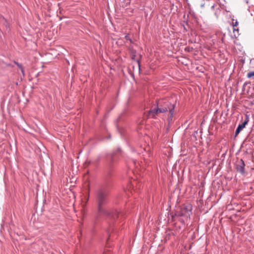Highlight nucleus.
<instances>
[{
    "label": "nucleus",
    "mask_w": 254,
    "mask_h": 254,
    "mask_svg": "<svg viewBox=\"0 0 254 254\" xmlns=\"http://www.w3.org/2000/svg\"><path fill=\"white\" fill-rule=\"evenodd\" d=\"M108 191L105 188H101L96 191V199L98 204V212L96 219H98L101 216H106L108 218L116 220L119 217V213L117 211H109L105 209L104 206L108 202Z\"/></svg>",
    "instance_id": "obj_1"
},
{
    "label": "nucleus",
    "mask_w": 254,
    "mask_h": 254,
    "mask_svg": "<svg viewBox=\"0 0 254 254\" xmlns=\"http://www.w3.org/2000/svg\"><path fill=\"white\" fill-rule=\"evenodd\" d=\"M158 104L161 113L168 112L167 120L168 122L170 123L173 119L175 104H172L169 101H165L163 103L160 102Z\"/></svg>",
    "instance_id": "obj_2"
},
{
    "label": "nucleus",
    "mask_w": 254,
    "mask_h": 254,
    "mask_svg": "<svg viewBox=\"0 0 254 254\" xmlns=\"http://www.w3.org/2000/svg\"><path fill=\"white\" fill-rule=\"evenodd\" d=\"M192 205L190 204L183 205L178 207L175 211L174 215L172 216L173 220L175 216L189 217L192 213Z\"/></svg>",
    "instance_id": "obj_3"
},
{
    "label": "nucleus",
    "mask_w": 254,
    "mask_h": 254,
    "mask_svg": "<svg viewBox=\"0 0 254 254\" xmlns=\"http://www.w3.org/2000/svg\"><path fill=\"white\" fill-rule=\"evenodd\" d=\"M122 155V150L120 148H118L114 150L110 155V161L109 164V169H111L113 167V164L114 163L118 158Z\"/></svg>",
    "instance_id": "obj_4"
},
{
    "label": "nucleus",
    "mask_w": 254,
    "mask_h": 254,
    "mask_svg": "<svg viewBox=\"0 0 254 254\" xmlns=\"http://www.w3.org/2000/svg\"><path fill=\"white\" fill-rule=\"evenodd\" d=\"M249 121V116L248 115H245V121L241 124H239L235 131V136H237L240 131L245 127L248 124Z\"/></svg>",
    "instance_id": "obj_5"
},
{
    "label": "nucleus",
    "mask_w": 254,
    "mask_h": 254,
    "mask_svg": "<svg viewBox=\"0 0 254 254\" xmlns=\"http://www.w3.org/2000/svg\"><path fill=\"white\" fill-rule=\"evenodd\" d=\"M245 164L243 159H240L238 161L236 164V169L237 172L240 173L241 174L245 173Z\"/></svg>",
    "instance_id": "obj_6"
},
{
    "label": "nucleus",
    "mask_w": 254,
    "mask_h": 254,
    "mask_svg": "<svg viewBox=\"0 0 254 254\" xmlns=\"http://www.w3.org/2000/svg\"><path fill=\"white\" fill-rule=\"evenodd\" d=\"M160 108L158 105H157V108H155L152 110H150L148 111V116L151 118H155L156 115H157L159 113H161L160 110H159Z\"/></svg>",
    "instance_id": "obj_7"
},
{
    "label": "nucleus",
    "mask_w": 254,
    "mask_h": 254,
    "mask_svg": "<svg viewBox=\"0 0 254 254\" xmlns=\"http://www.w3.org/2000/svg\"><path fill=\"white\" fill-rule=\"evenodd\" d=\"M101 157L100 156H98L95 160L93 161H88L87 162L88 165H93V167H97L99 162L100 161Z\"/></svg>",
    "instance_id": "obj_8"
},
{
    "label": "nucleus",
    "mask_w": 254,
    "mask_h": 254,
    "mask_svg": "<svg viewBox=\"0 0 254 254\" xmlns=\"http://www.w3.org/2000/svg\"><path fill=\"white\" fill-rule=\"evenodd\" d=\"M174 233L170 229H168L166 230L165 232V239L167 241L170 239L171 236H174Z\"/></svg>",
    "instance_id": "obj_9"
},
{
    "label": "nucleus",
    "mask_w": 254,
    "mask_h": 254,
    "mask_svg": "<svg viewBox=\"0 0 254 254\" xmlns=\"http://www.w3.org/2000/svg\"><path fill=\"white\" fill-rule=\"evenodd\" d=\"M254 76V71H250L247 74V77L250 78Z\"/></svg>",
    "instance_id": "obj_10"
},
{
    "label": "nucleus",
    "mask_w": 254,
    "mask_h": 254,
    "mask_svg": "<svg viewBox=\"0 0 254 254\" xmlns=\"http://www.w3.org/2000/svg\"><path fill=\"white\" fill-rule=\"evenodd\" d=\"M18 68L21 70V71L23 75H24V69L22 65L20 64V65H18Z\"/></svg>",
    "instance_id": "obj_11"
},
{
    "label": "nucleus",
    "mask_w": 254,
    "mask_h": 254,
    "mask_svg": "<svg viewBox=\"0 0 254 254\" xmlns=\"http://www.w3.org/2000/svg\"><path fill=\"white\" fill-rule=\"evenodd\" d=\"M125 39L127 41H129L130 42V43H132V40L131 39H130V37L129 36V35L128 34H127V35H126L125 36Z\"/></svg>",
    "instance_id": "obj_12"
},
{
    "label": "nucleus",
    "mask_w": 254,
    "mask_h": 254,
    "mask_svg": "<svg viewBox=\"0 0 254 254\" xmlns=\"http://www.w3.org/2000/svg\"><path fill=\"white\" fill-rule=\"evenodd\" d=\"M233 32H234V36L236 37V34H235V32H237L238 33V35H239V34H238V32H239V29L238 28H233Z\"/></svg>",
    "instance_id": "obj_13"
},
{
    "label": "nucleus",
    "mask_w": 254,
    "mask_h": 254,
    "mask_svg": "<svg viewBox=\"0 0 254 254\" xmlns=\"http://www.w3.org/2000/svg\"><path fill=\"white\" fill-rule=\"evenodd\" d=\"M193 49L192 48H190V47H187L185 48V51H187V52H190V50H192Z\"/></svg>",
    "instance_id": "obj_14"
},
{
    "label": "nucleus",
    "mask_w": 254,
    "mask_h": 254,
    "mask_svg": "<svg viewBox=\"0 0 254 254\" xmlns=\"http://www.w3.org/2000/svg\"><path fill=\"white\" fill-rule=\"evenodd\" d=\"M238 25V21H236L235 23H233V26L234 28L235 27L237 26Z\"/></svg>",
    "instance_id": "obj_15"
},
{
    "label": "nucleus",
    "mask_w": 254,
    "mask_h": 254,
    "mask_svg": "<svg viewBox=\"0 0 254 254\" xmlns=\"http://www.w3.org/2000/svg\"><path fill=\"white\" fill-rule=\"evenodd\" d=\"M13 63L14 64H15L17 66H18V65H20V64L18 63V62H16L15 61H13Z\"/></svg>",
    "instance_id": "obj_16"
},
{
    "label": "nucleus",
    "mask_w": 254,
    "mask_h": 254,
    "mask_svg": "<svg viewBox=\"0 0 254 254\" xmlns=\"http://www.w3.org/2000/svg\"><path fill=\"white\" fill-rule=\"evenodd\" d=\"M103 254H110V253H109V252H108V253L105 252Z\"/></svg>",
    "instance_id": "obj_17"
},
{
    "label": "nucleus",
    "mask_w": 254,
    "mask_h": 254,
    "mask_svg": "<svg viewBox=\"0 0 254 254\" xmlns=\"http://www.w3.org/2000/svg\"><path fill=\"white\" fill-rule=\"evenodd\" d=\"M246 84H247V83H245L244 84L243 87H244Z\"/></svg>",
    "instance_id": "obj_18"
}]
</instances>
